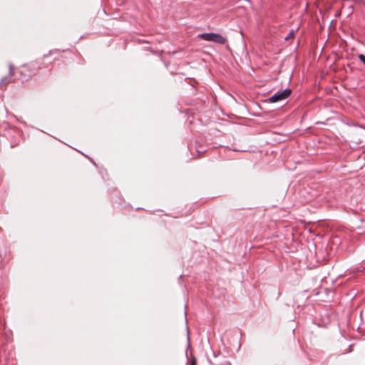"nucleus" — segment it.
I'll return each instance as SVG.
<instances>
[{"mask_svg":"<svg viewBox=\"0 0 365 365\" xmlns=\"http://www.w3.org/2000/svg\"><path fill=\"white\" fill-rule=\"evenodd\" d=\"M292 91L289 88H286L284 91H277L269 98V101L272 103L278 102L285 100L291 94Z\"/></svg>","mask_w":365,"mask_h":365,"instance_id":"nucleus-1","label":"nucleus"},{"mask_svg":"<svg viewBox=\"0 0 365 365\" xmlns=\"http://www.w3.org/2000/svg\"><path fill=\"white\" fill-rule=\"evenodd\" d=\"M212 41L220 44H225L226 42V38L220 34L214 33Z\"/></svg>","mask_w":365,"mask_h":365,"instance_id":"nucleus-2","label":"nucleus"},{"mask_svg":"<svg viewBox=\"0 0 365 365\" xmlns=\"http://www.w3.org/2000/svg\"><path fill=\"white\" fill-rule=\"evenodd\" d=\"M214 33H204L199 34L197 38L207 41H212Z\"/></svg>","mask_w":365,"mask_h":365,"instance_id":"nucleus-3","label":"nucleus"},{"mask_svg":"<svg viewBox=\"0 0 365 365\" xmlns=\"http://www.w3.org/2000/svg\"><path fill=\"white\" fill-rule=\"evenodd\" d=\"M9 83H11L10 77L5 76V77L1 78V82H0V85H5L6 86V85L9 84Z\"/></svg>","mask_w":365,"mask_h":365,"instance_id":"nucleus-4","label":"nucleus"},{"mask_svg":"<svg viewBox=\"0 0 365 365\" xmlns=\"http://www.w3.org/2000/svg\"><path fill=\"white\" fill-rule=\"evenodd\" d=\"M294 30H292L289 32V35L287 37H285V40L287 41L290 38H292L294 37Z\"/></svg>","mask_w":365,"mask_h":365,"instance_id":"nucleus-5","label":"nucleus"},{"mask_svg":"<svg viewBox=\"0 0 365 365\" xmlns=\"http://www.w3.org/2000/svg\"><path fill=\"white\" fill-rule=\"evenodd\" d=\"M358 57L359 60L365 65V56L364 54H359Z\"/></svg>","mask_w":365,"mask_h":365,"instance_id":"nucleus-6","label":"nucleus"},{"mask_svg":"<svg viewBox=\"0 0 365 365\" xmlns=\"http://www.w3.org/2000/svg\"><path fill=\"white\" fill-rule=\"evenodd\" d=\"M13 66L11 64L9 65V76H12L14 75L13 71H12Z\"/></svg>","mask_w":365,"mask_h":365,"instance_id":"nucleus-7","label":"nucleus"},{"mask_svg":"<svg viewBox=\"0 0 365 365\" xmlns=\"http://www.w3.org/2000/svg\"><path fill=\"white\" fill-rule=\"evenodd\" d=\"M192 365H195V361H193L192 362Z\"/></svg>","mask_w":365,"mask_h":365,"instance_id":"nucleus-8","label":"nucleus"}]
</instances>
